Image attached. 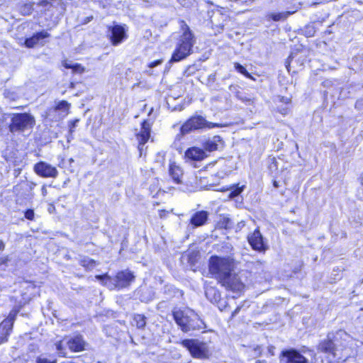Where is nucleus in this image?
Masks as SVG:
<instances>
[{
  "instance_id": "nucleus-1",
  "label": "nucleus",
  "mask_w": 363,
  "mask_h": 363,
  "mask_svg": "<svg viewBox=\"0 0 363 363\" xmlns=\"http://www.w3.org/2000/svg\"><path fill=\"white\" fill-rule=\"evenodd\" d=\"M173 317L177 324L184 333L206 328L203 320L193 310L189 308L174 310Z\"/></svg>"
},
{
  "instance_id": "nucleus-2",
  "label": "nucleus",
  "mask_w": 363,
  "mask_h": 363,
  "mask_svg": "<svg viewBox=\"0 0 363 363\" xmlns=\"http://www.w3.org/2000/svg\"><path fill=\"white\" fill-rule=\"evenodd\" d=\"M182 35L180 36L178 45L172 56L170 62H179L189 56L192 52V48L196 43L194 34L189 26L182 22Z\"/></svg>"
},
{
  "instance_id": "nucleus-3",
  "label": "nucleus",
  "mask_w": 363,
  "mask_h": 363,
  "mask_svg": "<svg viewBox=\"0 0 363 363\" xmlns=\"http://www.w3.org/2000/svg\"><path fill=\"white\" fill-rule=\"evenodd\" d=\"M182 35L180 36L178 45L172 56L170 62H179L189 56L192 52V48L196 43L194 34L189 26L182 22Z\"/></svg>"
},
{
  "instance_id": "nucleus-4",
  "label": "nucleus",
  "mask_w": 363,
  "mask_h": 363,
  "mask_svg": "<svg viewBox=\"0 0 363 363\" xmlns=\"http://www.w3.org/2000/svg\"><path fill=\"white\" fill-rule=\"evenodd\" d=\"M318 357L315 354L312 359L313 363H324L321 359L318 362L319 358H326V363H340V362L345 361L348 357L349 354L345 352H340L338 349L335 347L333 341L330 340L321 342L318 347Z\"/></svg>"
},
{
  "instance_id": "nucleus-5",
  "label": "nucleus",
  "mask_w": 363,
  "mask_h": 363,
  "mask_svg": "<svg viewBox=\"0 0 363 363\" xmlns=\"http://www.w3.org/2000/svg\"><path fill=\"white\" fill-rule=\"evenodd\" d=\"M235 262L230 257H211L209 261V272L220 282L234 272Z\"/></svg>"
},
{
  "instance_id": "nucleus-6",
  "label": "nucleus",
  "mask_w": 363,
  "mask_h": 363,
  "mask_svg": "<svg viewBox=\"0 0 363 363\" xmlns=\"http://www.w3.org/2000/svg\"><path fill=\"white\" fill-rule=\"evenodd\" d=\"M181 344L189 350L194 358L208 359L211 354L208 344L199 340L186 339Z\"/></svg>"
},
{
  "instance_id": "nucleus-7",
  "label": "nucleus",
  "mask_w": 363,
  "mask_h": 363,
  "mask_svg": "<svg viewBox=\"0 0 363 363\" xmlns=\"http://www.w3.org/2000/svg\"><path fill=\"white\" fill-rule=\"evenodd\" d=\"M35 125V118L29 113H13L10 125L11 131H23Z\"/></svg>"
},
{
  "instance_id": "nucleus-8",
  "label": "nucleus",
  "mask_w": 363,
  "mask_h": 363,
  "mask_svg": "<svg viewBox=\"0 0 363 363\" xmlns=\"http://www.w3.org/2000/svg\"><path fill=\"white\" fill-rule=\"evenodd\" d=\"M216 123H208L202 116H194L189 119L181 128L182 134H186L193 130L218 127Z\"/></svg>"
},
{
  "instance_id": "nucleus-9",
  "label": "nucleus",
  "mask_w": 363,
  "mask_h": 363,
  "mask_svg": "<svg viewBox=\"0 0 363 363\" xmlns=\"http://www.w3.org/2000/svg\"><path fill=\"white\" fill-rule=\"evenodd\" d=\"M280 363H309L300 352L296 350L290 349L283 350L279 356Z\"/></svg>"
},
{
  "instance_id": "nucleus-10",
  "label": "nucleus",
  "mask_w": 363,
  "mask_h": 363,
  "mask_svg": "<svg viewBox=\"0 0 363 363\" xmlns=\"http://www.w3.org/2000/svg\"><path fill=\"white\" fill-rule=\"evenodd\" d=\"M34 172L41 177L56 178L58 175L57 168L45 162H40L35 164Z\"/></svg>"
},
{
  "instance_id": "nucleus-11",
  "label": "nucleus",
  "mask_w": 363,
  "mask_h": 363,
  "mask_svg": "<svg viewBox=\"0 0 363 363\" xmlns=\"http://www.w3.org/2000/svg\"><path fill=\"white\" fill-rule=\"evenodd\" d=\"M223 286L227 289L231 290L234 292H240L242 291L245 287L244 284L241 281L240 277L234 272L231 273L228 277L220 281Z\"/></svg>"
},
{
  "instance_id": "nucleus-12",
  "label": "nucleus",
  "mask_w": 363,
  "mask_h": 363,
  "mask_svg": "<svg viewBox=\"0 0 363 363\" xmlns=\"http://www.w3.org/2000/svg\"><path fill=\"white\" fill-rule=\"evenodd\" d=\"M248 242L252 247L259 252H264L267 249V245L264 242V238L258 229L255 230L247 237Z\"/></svg>"
},
{
  "instance_id": "nucleus-13",
  "label": "nucleus",
  "mask_w": 363,
  "mask_h": 363,
  "mask_svg": "<svg viewBox=\"0 0 363 363\" xmlns=\"http://www.w3.org/2000/svg\"><path fill=\"white\" fill-rule=\"evenodd\" d=\"M12 329V318H6L0 323V345L8 341Z\"/></svg>"
},
{
  "instance_id": "nucleus-14",
  "label": "nucleus",
  "mask_w": 363,
  "mask_h": 363,
  "mask_svg": "<svg viewBox=\"0 0 363 363\" xmlns=\"http://www.w3.org/2000/svg\"><path fill=\"white\" fill-rule=\"evenodd\" d=\"M204 151L213 152L223 147V143L222 138L218 135H215L208 138L203 142Z\"/></svg>"
},
{
  "instance_id": "nucleus-15",
  "label": "nucleus",
  "mask_w": 363,
  "mask_h": 363,
  "mask_svg": "<svg viewBox=\"0 0 363 363\" xmlns=\"http://www.w3.org/2000/svg\"><path fill=\"white\" fill-rule=\"evenodd\" d=\"M151 124L144 121L142 123L140 131L136 135L139 142V149L142 150L141 146L145 144L150 136Z\"/></svg>"
},
{
  "instance_id": "nucleus-16",
  "label": "nucleus",
  "mask_w": 363,
  "mask_h": 363,
  "mask_svg": "<svg viewBox=\"0 0 363 363\" xmlns=\"http://www.w3.org/2000/svg\"><path fill=\"white\" fill-rule=\"evenodd\" d=\"M110 38L113 45L120 44L125 38H126L125 28L119 25L114 26L111 30Z\"/></svg>"
},
{
  "instance_id": "nucleus-17",
  "label": "nucleus",
  "mask_w": 363,
  "mask_h": 363,
  "mask_svg": "<svg viewBox=\"0 0 363 363\" xmlns=\"http://www.w3.org/2000/svg\"><path fill=\"white\" fill-rule=\"evenodd\" d=\"M66 345L72 352H78L84 350L85 342L82 336L76 335L67 339Z\"/></svg>"
},
{
  "instance_id": "nucleus-18",
  "label": "nucleus",
  "mask_w": 363,
  "mask_h": 363,
  "mask_svg": "<svg viewBox=\"0 0 363 363\" xmlns=\"http://www.w3.org/2000/svg\"><path fill=\"white\" fill-rule=\"evenodd\" d=\"M116 278L119 288H123L128 286L133 281L135 277L130 271L125 270L118 272Z\"/></svg>"
},
{
  "instance_id": "nucleus-19",
  "label": "nucleus",
  "mask_w": 363,
  "mask_h": 363,
  "mask_svg": "<svg viewBox=\"0 0 363 363\" xmlns=\"http://www.w3.org/2000/svg\"><path fill=\"white\" fill-rule=\"evenodd\" d=\"M185 157L189 160L199 161L206 157L207 155L203 149L193 147L185 152Z\"/></svg>"
},
{
  "instance_id": "nucleus-20",
  "label": "nucleus",
  "mask_w": 363,
  "mask_h": 363,
  "mask_svg": "<svg viewBox=\"0 0 363 363\" xmlns=\"http://www.w3.org/2000/svg\"><path fill=\"white\" fill-rule=\"evenodd\" d=\"M50 34L47 31L43 30L34 34L31 38H27L26 40L25 44L28 48H33L36 45L40 44L41 40L48 38Z\"/></svg>"
},
{
  "instance_id": "nucleus-21",
  "label": "nucleus",
  "mask_w": 363,
  "mask_h": 363,
  "mask_svg": "<svg viewBox=\"0 0 363 363\" xmlns=\"http://www.w3.org/2000/svg\"><path fill=\"white\" fill-rule=\"evenodd\" d=\"M183 174V170L179 165L177 164L175 162L169 164V174L174 182L177 184L181 183Z\"/></svg>"
},
{
  "instance_id": "nucleus-22",
  "label": "nucleus",
  "mask_w": 363,
  "mask_h": 363,
  "mask_svg": "<svg viewBox=\"0 0 363 363\" xmlns=\"http://www.w3.org/2000/svg\"><path fill=\"white\" fill-rule=\"evenodd\" d=\"M208 216V213L207 211H198L192 216L190 223L194 227L201 226L206 223Z\"/></svg>"
},
{
  "instance_id": "nucleus-23",
  "label": "nucleus",
  "mask_w": 363,
  "mask_h": 363,
  "mask_svg": "<svg viewBox=\"0 0 363 363\" xmlns=\"http://www.w3.org/2000/svg\"><path fill=\"white\" fill-rule=\"evenodd\" d=\"M96 279L101 281L103 285L106 286L111 290L119 288V285L116 277L111 278L107 274H104L96 276Z\"/></svg>"
},
{
  "instance_id": "nucleus-24",
  "label": "nucleus",
  "mask_w": 363,
  "mask_h": 363,
  "mask_svg": "<svg viewBox=\"0 0 363 363\" xmlns=\"http://www.w3.org/2000/svg\"><path fill=\"white\" fill-rule=\"evenodd\" d=\"M70 104L66 101H61L55 108V111H61L60 116L56 118V120L61 119L68 114Z\"/></svg>"
},
{
  "instance_id": "nucleus-25",
  "label": "nucleus",
  "mask_w": 363,
  "mask_h": 363,
  "mask_svg": "<svg viewBox=\"0 0 363 363\" xmlns=\"http://www.w3.org/2000/svg\"><path fill=\"white\" fill-rule=\"evenodd\" d=\"M205 294L211 302H217L220 298L219 291L213 287H207L205 291Z\"/></svg>"
},
{
  "instance_id": "nucleus-26",
  "label": "nucleus",
  "mask_w": 363,
  "mask_h": 363,
  "mask_svg": "<svg viewBox=\"0 0 363 363\" xmlns=\"http://www.w3.org/2000/svg\"><path fill=\"white\" fill-rule=\"evenodd\" d=\"M294 12L286 11L277 13H269L268 15L269 18H272L274 21H283L288 18L289 15L293 13Z\"/></svg>"
},
{
  "instance_id": "nucleus-27",
  "label": "nucleus",
  "mask_w": 363,
  "mask_h": 363,
  "mask_svg": "<svg viewBox=\"0 0 363 363\" xmlns=\"http://www.w3.org/2000/svg\"><path fill=\"white\" fill-rule=\"evenodd\" d=\"M66 340H67V339H64L63 340L59 341L55 344L56 350L59 356L60 357H65L67 355L66 348L65 347V345H66Z\"/></svg>"
},
{
  "instance_id": "nucleus-28",
  "label": "nucleus",
  "mask_w": 363,
  "mask_h": 363,
  "mask_svg": "<svg viewBox=\"0 0 363 363\" xmlns=\"http://www.w3.org/2000/svg\"><path fill=\"white\" fill-rule=\"evenodd\" d=\"M33 10V4L32 3H26L20 9L21 13L24 15H30Z\"/></svg>"
},
{
  "instance_id": "nucleus-29",
  "label": "nucleus",
  "mask_w": 363,
  "mask_h": 363,
  "mask_svg": "<svg viewBox=\"0 0 363 363\" xmlns=\"http://www.w3.org/2000/svg\"><path fill=\"white\" fill-rule=\"evenodd\" d=\"M80 264L86 269H92L96 266V262L94 259L89 258H84L80 260Z\"/></svg>"
},
{
  "instance_id": "nucleus-30",
  "label": "nucleus",
  "mask_w": 363,
  "mask_h": 363,
  "mask_svg": "<svg viewBox=\"0 0 363 363\" xmlns=\"http://www.w3.org/2000/svg\"><path fill=\"white\" fill-rule=\"evenodd\" d=\"M231 171L232 170L230 168H227L226 166H225L220 170L217 172V173L215 174V177L218 179H223L228 176L231 172Z\"/></svg>"
},
{
  "instance_id": "nucleus-31",
  "label": "nucleus",
  "mask_w": 363,
  "mask_h": 363,
  "mask_svg": "<svg viewBox=\"0 0 363 363\" xmlns=\"http://www.w3.org/2000/svg\"><path fill=\"white\" fill-rule=\"evenodd\" d=\"M243 189H244V186H239L238 184L233 186L232 187V191H230V193L229 194V198L233 199V198L236 197L243 191Z\"/></svg>"
},
{
  "instance_id": "nucleus-32",
  "label": "nucleus",
  "mask_w": 363,
  "mask_h": 363,
  "mask_svg": "<svg viewBox=\"0 0 363 363\" xmlns=\"http://www.w3.org/2000/svg\"><path fill=\"white\" fill-rule=\"evenodd\" d=\"M134 320L136 322V325L138 328H143L145 327L146 322L143 315H136Z\"/></svg>"
},
{
  "instance_id": "nucleus-33",
  "label": "nucleus",
  "mask_w": 363,
  "mask_h": 363,
  "mask_svg": "<svg viewBox=\"0 0 363 363\" xmlns=\"http://www.w3.org/2000/svg\"><path fill=\"white\" fill-rule=\"evenodd\" d=\"M234 67H235V69L240 73H241L242 74H243L244 76L247 77H250V74H249V72L247 71V69L241 65H240L239 63L238 62H235L234 64Z\"/></svg>"
},
{
  "instance_id": "nucleus-34",
  "label": "nucleus",
  "mask_w": 363,
  "mask_h": 363,
  "mask_svg": "<svg viewBox=\"0 0 363 363\" xmlns=\"http://www.w3.org/2000/svg\"><path fill=\"white\" fill-rule=\"evenodd\" d=\"M72 69L77 73H82L84 71V67L79 64H74Z\"/></svg>"
},
{
  "instance_id": "nucleus-35",
  "label": "nucleus",
  "mask_w": 363,
  "mask_h": 363,
  "mask_svg": "<svg viewBox=\"0 0 363 363\" xmlns=\"http://www.w3.org/2000/svg\"><path fill=\"white\" fill-rule=\"evenodd\" d=\"M25 217L28 220H33L34 218V211L33 210H27L25 213Z\"/></svg>"
},
{
  "instance_id": "nucleus-36",
  "label": "nucleus",
  "mask_w": 363,
  "mask_h": 363,
  "mask_svg": "<svg viewBox=\"0 0 363 363\" xmlns=\"http://www.w3.org/2000/svg\"><path fill=\"white\" fill-rule=\"evenodd\" d=\"M18 313V311H11L9 315V316L6 318H12V327L13 326V322L15 320V318Z\"/></svg>"
},
{
  "instance_id": "nucleus-37",
  "label": "nucleus",
  "mask_w": 363,
  "mask_h": 363,
  "mask_svg": "<svg viewBox=\"0 0 363 363\" xmlns=\"http://www.w3.org/2000/svg\"><path fill=\"white\" fill-rule=\"evenodd\" d=\"M74 63L71 61L65 60L63 62V66L67 69H72Z\"/></svg>"
},
{
  "instance_id": "nucleus-38",
  "label": "nucleus",
  "mask_w": 363,
  "mask_h": 363,
  "mask_svg": "<svg viewBox=\"0 0 363 363\" xmlns=\"http://www.w3.org/2000/svg\"><path fill=\"white\" fill-rule=\"evenodd\" d=\"M162 62V60H155L152 62H151L150 65H149V67L150 68H153L159 65H160L161 63Z\"/></svg>"
},
{
  "instance_id": "nucleus-39",
  "label": "nucleus",
  "mask_w": 363,
  "mask_h": 363,
  "mask_svg": "<svg viewBox=\"0 0 363 363\" xmlns=\"http://www.w3.org/2000/svg\"><path fill=\"white\" fill-rule=\"evenodd\" d=\"M292 58H293V54H291V55L289 57V58H288V60H287V61H286V67L287 68L289 67V65H290V63H291V60H292Z\"/></svg>"
},
{
  "instance_id": "nucleus-40",
  "label": "nucleus",
  "mask_w": 363,
  "mask_h": 363,
  "mask_svg": "<svg viewBox=\"0 0 363 363\" xmlns=\"http://www.w3.org/2000/svg\"><path fill=\"white\" fill-rule=\"evenodd\" d=\"M274 347H273V346L269 347V348H268L269 353L271 354L272 355H274Z\"/></svg>"
},
{
  "instance_id": "nucleus-41",
  "label": "nucleus",
  "mask_w": 363,
  "mask_h": 363,
  "mask_svg": "<svg viewBox=\"0 0 363 363\" xmlns=\"http://www.w3.org/2000/svg\"><path fill=\"white\" fill-rule=\"evenodd\" d=\"M41 191H42V194L44 196H46V194H47V189H46L45 186H43Z\"/></svg>"
},
{
  "instance_id": "nucleus-42",
  "label": "nucleus",
  "mask_w": 363,
  "mask_h": 363,
  "mask_svg": "<svg viewBox=\"0 0 363 363\" xmlns=\"http://www.w3.org/2000/svg\"><path fill=\"white\" fill-rule=\"evenodd\" d=\"M225 228H229L230 220L228 218H225Z\"/></svg>"
},
{
  "instance_id": "nucleus-43",
  "label": "nucleus",
  "mask_w": 363,
  "mask_h": 363,
  "mask_svg": "<svg viewBox=\"0 0 363 363\" xmlns=\"http://www.w3.org/2000/svg\"><path fill=\"white\" fill-rule=\"evenodd\" d=\"M4 243L1 240H0V250H4Z\"/></svg>"
},
{
  "instance_id": "nucleus-44",
  "label": "nucleus",
  "mask_w": 363,
  "mask_h": 363,
  "mask_svg": "<svg viewBox=\"0 0 363 363\" xmlns=\"http://www.w3.org/2000/svg\"><path fill=\"white\" fill-rule=\"evenodd\" d=\"M240 311V308L238 307L233 313V316L235 315V314H237L238 313V311Z\"/></svg>"
},
{
  "instance_id": "nucleus-45",
  "label": "nucleus",
  "mask_w": 363,
  "mask_h": 363,
  "mask_svg": "<svg viewBox=\"0 0 363 363\" xmlns=\"http://www.w3.org/2000/svg\"><path fill=\"white\" fill-rule=\"evenodd\" d=\"M238 96V97H239V99H240L241 101H250V99H246L245 97V98H243V97H240V96Z\"/></svg>"
},
{
  "instance_id": "nucleus-46",
  "label": "nucleus",
  "mask_w": 363,
  "mask_h": 363,
  "mask_svg": "<svg viewBox=\"0 0 363 363\" xmlns=\"http://www.w3.org/2000/svg\"><path fill=\"white\" fill-rule=\"evenodd\" d=\"M6 261L5 258H0V264H4Z\"/></svg>"
},
{
  "instance_id": "nucleus-47",
  "label": "nucleus",
  "mask_w": 363,
  "mask_h": 363,
  "mask_svg": "<svg viewBox=\"0 0 363 363\" xmlns=\"http://www.w3.org/2000/svg\"><path fill=\"white\" fill-rule=\"evenodd\" d=\"M255 351L256 352H257L258 354H260V352H261L260 347H257L255 349Z\"/></svg>"
},
{
  "instance_id": "nucleus-48",
  "label": "nucleus",
  "mask_w": 363,
  "mask_h": 363,
  "mask_svg": "<svg viewBox=\"0 0 363 363\" xmlns=\"http://www.w3.org/2000/svg\"><path fill=\"white\" fill-rule=\"evenodd\" d=\"M273 185L275 188H277L279 186V184L277 181H274Z\"/></svg>"
},
{
  "instance_id": "nucleus-49",
  "label": "nucleus",
  "mask_w": 363,
  "mask_h": 363,
  "mask_svg": "<svg viewBox=\"0 0 363 363\" xmlns=\"http://www.w3.org/2000/svg\"><path fill=\"white\" fill-rule=\"evenodd\" d=\"M256 363H267V362L265 360H263V361L257 360L256 362Z\"/></svg>"
},
{
  "instance_id": "nucleus-50",
  "label": "nucleus",
  "mask_w": 363,
  "mask_h": 363,
  "mask_svg": "<svg viewBox=\"0 0 363 363\" xmlns=\"http://www.w3.org/2000/svg\"><path fill=\"white\" fill-rule=\"evenodd\" d=\"M47 3H48L47 1H42L41 4H42V5H44V4L46 5Z\"/></svg>"
},
{
  "instance_id": "nucleus-51",
  "label": "nucleus",
  "mask_w": 363,
  "mask_h": 363,
  "mask_svg": "<svg viewBox=\"0 0 363 363\" xmlns=\"http://www.w3.org/2000/svg\"><path fill=\"white\" fill-rule=\"evenodd\" d=\"M78 122V120H76L74 123H73V126H75L76 123Z\"/></svg>"
},
{
  "instance_id": "nucleus-52",
  "label": "nucleus",
  "mask_w": 363,
  "mask_h": 363,
  "mask_svg": "<svg viewBox=\"0 0 363 363\" xmlns=\"http://www.w3.org/2000/svg\"><path fill=\"white\" fill-rule=\"evenodd\" d=\"M211 77H212V78H213V79H215V78H216V75H215V74H213V75H211Z\"/></svg>"
}]
</instances>
